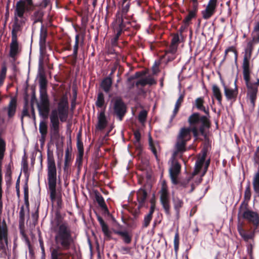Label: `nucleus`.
<instances>
[{
    "label": "nucleus",
    "mask_w": 259,
    "mask_h": 259,
    "mask_svg": "<svg viewBox=\"0 0 259 259\" xmlns=\"http://www.w3.org/2000/svg\"><path fill=\"white\" fill-rule=\"evenodd\" d=\"M57 226L55 235L56 246L50 248L51 259H69L71 252L64 251L68 250L74 243L72 231L66 222H58Z\"/></svg>",
    "instance_id": "nucleus-1"
},
{
    "label": "nucleus",
    "mask_w": 259,
    "mask_h": 259,
    "mask_svg": "<svg viewBox=\"0 0 259 259\" xmlns=\"http://www.w3.org/2000/svg\"><path fill=\"white\" fill-rule=\"evenodd\" d=\"M200 116L199 113L194 112L188 117L187 122L189 126L183 127L180 129L177 137L174 156L177 155L179 153H183L186 151L187 143L191 139V133L195 140L198 139L197 129Z\"/></svg>",
    "instance_id": "nucleus-2"
},
{
    "label": "nucleus",
    "mask_w": 259,
    "mask_h": 259,
    "mask_svg": "<svg viewBox=\"0 0 259 259\" xmlns=\"http://www.w3.org/2000/svg\"><path fill=\"white\" fill-rule=\"evenodd\" d=\"M69 103L66 96L61 98L57 109L51 111L50 119V134L51 138L58 140L60 137V121L65 122L68 116Z\"/></svg>",
    "instance_id": "nucleus-3"
},
{
    "label": "nucleus",
    "mask_w": 259,
    "mask_h": 259,
    "mask_svg": "<svg viewBox=\"0 0 259 259\" xmlns=\"http://www.w3.org/2000/svg\"><path fill=\"white\" fill-rule=\"evenodd\" d=\"M47 176L50 197L52 202L57 201L58 209L62 207L63 202L61 196L57 195V169L53 153L47 154Z\"/></svg>",
    "instance_id": "nucleus-4"
},
{
    "label": "nucleus",
    "mask_w": 259,
    "mask_h": 259,
    "mask_svg": "<svg viewBox=\"0 0 259 259\" xmlns=\"http://www.w3.org/2000/svg\"><path fill=\"white\" fill-rule=\"evenodd\" d=\"M34 9L32 0H19L16 3L14 9V21L12 25V38H17V33L21 31L23 24L25 22L23 20L25 12L32 11Z\"/></svg>",
    "instance_id": "nucleus-5"
},
{
    "label": "nucleus",
    "mask_w": 259,
    "mask_h": 259,
    "mask_svg": "<svg viewBox=\"0 0 259 259\" xmlns=\"http://www.w3.org/2000/svg\"><path fill=\"white\" fill-rule=\"evenodd\" d=\"M39 102L37 103V109L39 115L47 119L51 110V102L47 93V80L44 75L39 79Z\"/></svg>",
    "instance_id": "nucleus-6"
},
{
    "label": "nucleus",
    "mask_w": 259,
    "mask_h": 259,
    "mask_svg": "<svg viewBox=\"0 0 259 259\" xmlns=\"http://www.w3.org/2000/svg\"><path fill=\"white\" fill-rule=\"evenodd\" d=\"M131 27L137 30L140 28V25L137 24L136 21H130L128 18L123 19L118 17V22L113 26L114 31L116 33L113 38V44L117 42L119 36L123 32L130 31Z\"/></svg>",
    "instance_id": "nucleus-7"
},
{
    "label": "nucleus",
    "mask_w": 259,
    "mask_h": 259,
    "mask_svg": "<svg viewBox=\"0 0 259 259\" xmlns=\"http://www.w3.org/2000/svg\"><path fill=\"white\" fill-rule=\"evenodd\" d=\"M238 217H241L252 224L255 231L257 230L259 226V215L256 212L248 209L247 203L245 204L243 202L241 204L239 208Z\"/></svg>",
    "instance_id": "nucleus-8"
},
{
    "label": "nucleus",
    "mask_w": 259,
    "mask_h": 259,
    "mask_svg": "<svg viewBox=\"0 0 259 259\" xmlns=\"http://www.w3.org/2000/svg\"><path fill=\"white\" fill-rule=\"evenodd\" d=\"M199 123L198 125V140L204 141L205 145L210 144V140L208 133L206 130H208L211 127V122L209 119L205 115H201Z\"/></svg>",
    "instance_id": "nucleus-9"
},
{
    "label": "nucleus",
    "mask_w": 259,
    "mask_h": 259,
    "mask_svg": "<svg viewBox=\"0 0 259 259\" xmlns=\"http://www.w3.org/2000/svg\"><path fill=\"white\" fill-rule=\"evenodd\" d=\"M257 43H259V34H256L255 36H253L252 39L247 42L245 50V53L243 58V71L250 70L249 60L253 50L254 45Z\"/></svg>",
    "instance_id": "nucleus-10"
},
{
    "label": "nucleus",
    "mask_w": 259,
    "mask_h": 259,
    "mask_svg": "<svg viewBox=\"0 0 259 259\" xmlns=\"http://www.w3.org/2000/svg\"><path fill=\"white\" fill-rule=\"evenodd\" d=\"M218 0H209L206 5H204V9L201 12L202 18L204 20L210 19L217 12L218 6Z\"/></svg>",
    "instance_id": "nucleus-11"
},
{
    "label": "nucleus",
    "mask_w": 259,
    "mask_h": 259,
    "mask_svg": "<svg viewBox=\"0 0 259 259\" xmlns=\"http://www.w3.org/2000/svg\"><path fill=\"white\" fill-rule=\"evenodd\" d=\"M250 70L243 71V78L248 90V95L249 96L251 102L252 104H254L256 98L257 88L256 87H254L253 83L250 82Z\"/></svg>",
    "instance_id": "nucleus-12"
},
{
    "label": "nucleus",
    "mask_w": 259,
    "mask_h": 259,
    "mask_svg": "<svg viewBox=\"0 0 259 259\" xmlns=\"http://www.w3.org/2000/svg\"><path fill=\"white\" fill-rule=\"evenodd\" d=\"M160 202L164 209L165 213L170 216V202L169 193L166 187L162 186L160 191Z\"/></svg>",
    "instance_id": "nucleus-13"
},
{
    "label": "nucleus",
    "mask_w": 259,
    "mask_h": 259,
    "mask_svg": "<svg viewBox=\"0 0 259 259\" xmlns=\"http://www.w3.org/2000/svg\"><path fill=\"white\" fill-rule=\"evenodd\" d=\"M3 203L2 202V211L0 212L1 215L3 212ZM7 245L8 243V228L5 220H2L1 216H0V249H5L4 242Z\"/></svg>",
    "instance_id": "nucleus-14"
},
{
    "label": "nucleus",
    "mask_w": 259,
    "mask_h": 259,
    "mask_svg": "<svg viewBox=\"0 0 259 259\" xmlns=\"http://www.w3.org/2000/svg\"><path fill=\"white\" fill-rule=\"evenodd\" d=\"M113 112L120 121H122L126 112V106L121 98H116L113 103Z\"/></svg>",
    "instance_id": "nucleus-15"
},
{
    "label": "nucleus",
    "mask_w": 259,
    "mask_h": 259,
    "mask_svg": "<svg viewBox=\"0 0 259 259\" xmlns=\"http://www.w3.org/2000/svg\"><path fill=\"white\" fill-rule=\"evenodd\" d=\"M17 108V98L12 97L7 106L3 108V111L6 112L8 120L12 119L16 115Z\"/></svg>",
    "instance_id": "nucleus-16"
},
{
    "label": "nucleus",
    "mask_w": 259,
    "mask_h": 259,
    "mask_svg": "<svg viewBox=\"0 0 259 259\" xmlns=\"http://www.w3.org/2000/svg\"><path fill=\"white\" fill-rule=\"evenodd\" d=\"M181 165L176 159H174L169 169V176L172 183L176 185L178 183V177L181 172Z\"/></svg>",
    "instance_id": "nucleus-17"
},
{
    "label": "nucleus",
    "mask_w": 259,
    "mask_h": 259,
    "mask_svg": "<svg viewBox=\"0 0 259 259\" xmlns=\"http://www.w3.org/2000/svg\"><path fill=\"white\" fill-rule=\"evenodd\" d=\"M237 230L240 235L242 237L243 240L246 242L250 239H253L255 233L256 232V230L255 231V228H254L252 231H250V230H245L243 228V223L239 224L238 225Z\"/></svg>",
    "instance_id": "nucleus-18"
},
{
    "label": "nucleus",
    "mask_w": 259,
    "mask_h": 259,
    "mask_svg": "<svg viewBox=\"0 0 259 259\" xmlns=\"http://www.w3.org/2000/svg\"><path fill=\"white\" fill-rule=\"evenodd\" d=\"M222 85L224 87V94L227 100L235 101L238 95V90L237 88L235 89H229L225 84V82L222 79Z\"/></svg>",
    "instance_id": "nucleus-19"
},
{
    "label": "nucleus",
    "mask_w": 259,
    "mask_h": 259,
    "mask_svg": "<svg viewBox=\"0 0 259 259\" xmlns=\"http://www.w3.org/2000/svg\"><path fill=\"white\" fill-rule=\"evenodd\" d=\"M48 36V30L42 25L40 30L39 45L40 52H44L46 49V39Z\"/></svg>",
    "instance_id": "nucleus-20"
},
{
    "label": "nucleus",
    "mask_w": 259,
    "mask_h": 259,
    "mask_svg": "<svg viewBox=\"0 0 259 259\" xmlns=\"http://www.w3.org/2000/svg\"><path fill=\"white\" fill-rule=\"evenodd\" d=\"M122 5V9L121 11H118L116 14V19H115V23L118 22V16L119 18H121L123 19H125L127 18V13L129 11L131 3L128 2H126L125 4H123L121 3Z\"/></svg>",
    "instance_id": "nucleus-21"
},
{
    "label": "nucleus",
    "mask_w": 259,
    "mask_h": 259,
    "mask_svg": "<svg viewBox=\"0 0 259 259\" xmlns=\"http://www.w3.org/2000/svg\"><path fill=\"white\" fill-rule=\"evenodd\" d=\"M10 47V56L11 58H14L21 51V49H19V47L18 38H12Z\"/></svg>",
    "instance_id": "nucleus-22"
},
{
    "label": "nucleus",
    "mask_w": 259,
    "mask_h": 259,
    "mask_svg": "<svg viewBox=\"0 0 259 259\" xmlns=\"http://www.w3.org/2000/svg\"><path fill=\"white\" fill-rule=\"evenodd\" d=\"M107 120L105 114V110L101 111L98 116V123L96 125V128L100 131H102L106 127L107 125Z\"/></svg>",
    "instance_id": "nucleus-23"
},
{
    "label": "nucleus",
    "mask_w": 259,
    "mask_h": 259,
    "mask_svg": "<svg viewBox=\"0 0 259 259\" xmlns=\"http://www.w3.org/2000/svg\"><path fill=\"white\" fill-rule=\"evenodd\" d=\"M147 197V192L145 189L140 188L137 192V200L139 202V207H142L144 206Z\"/></svg>",
    "instance_id": "nucleus-24"
},
{
    "label": "nucleus",
    "mask_w": 259,
    "mask_h": 259,
    "mask_svg": "<svg viewBox=\"0 0 259 259\" xmlns=\"http://www.w3.org/2000/svg\"><path fill=\"white\" fill-rule=\"evenodd\" d=\"M172 203L176 215L178 218L180 215V210L183 207L184 201L178 197H174L172 198Z\"/></svg>",
    "instance_id": "nucleus-25"
},
{
    "label": "nucleus",
    "mask_w": 259,
    "mask_h": 259,
    "mask_svg": "<svg viewBox=\"0 0 259 259\" xmlns=\"http://www.w3.org/2000/svg\"><path fill=\"white\" fill-rule=\"evenodd\" d=\"M148 143L149 149L152 151L157 161H159V159L158 156L157 148L159 147V144L157 142H154L151 135L149 136L148 137Z\"/></svg>",
    "instance_id": "nucleus-26"
},
{
    "label": "nucleus",
    "mask_w": 259,
    "mask_h": 259,
    "mask_svg": "<svg viewBox=\"0 0 259 259\" xmlns=\"http://www.w3.org/2000/svg\"><path fill=\"white\" fill-rule=\"evenodd\" d=\"M204 100L203 97H199L196 99L195 101V106L196 108L201 111H203L207 115L209 116V112L208 108L206 109L204 106Z\"/></svg>",
    "instance_id": "nucleus-27"
},
{
    "label": "nucleus",
    "mask_w": 259,
    "mask_h": 259,
    "mask_svg": "<svg viewBox=\"0 0 259 259\" xmlns=\"http://www.w3.org/2000/svg\"><path fill=\"white\" fill-rule=\"evenodd\" d=\"M44 16V12L41 9H38L35 11L31 16V20L33 21V24L38 22H43V17Z\"/></svg>",
    "instance_id": "nucleus-28"
},
{
    "label": "nucleus",
    "mask_w": 259,
    "mask_h": 259,
    "mask_svg": "<svg viewBox=\"0 0 259 259\" xmlns=\"http://www.w3.org/2000/svg\"><path fill=\"white\" fill-rule=\"evenodd\" d=\"M212 92L213 96L218 101V103L220 106H222L223 96L220 88L215 84L212 85Z\"/></svg>",
    "instance_id": "nucleus-29"
},
{
    "label": "nucleus",
    "mask_w": 259,
    "mask_h": 259,
    "mask_svg": "<svg viewBox=\"0 0 259 259\" xmlns=\"http://www.w3.org/2000/svg\"><path fill=\"white\" fill-rule=\"evenodd\" d=\"M77 148L78 150V155L77 156L76 161L78 162L79 164H81L84 153V149L83 143L78 137L77 140Z\"/></svg>",
    "instance_id": "nucleus-30"
},
{
    "label": "nucleus",
    "mask_w": 259,
    "mask_h": 259,
    "mask_svg": "<svg viewBox=\"0 0 259 259\" xmlns=\"http://www.w3.org/2000/svg\"><path fill=\"white\" fill-rule=\"evenodd\" d=\"M112 82V78H110V77H106L102 80L100 86L105 92L108 93L111 90Z\"/></svg>",
    "instance_id": "nucleus-31"
},
{
    "label": "nucleus",
    "mask_w": 259,
    "mask_h": 259,
    "mask_svg": "<svg viewBox=\"0 0 259 259\" xmlns=\"http://www.w3.org/2000/svg\"><path fill=\"white\" fill-rule=\"evenodd\" d=\"M79 38L80 35L79 34H77L75 35V45L73 47V52L71 56L72 57L71 62L72 64H75L77 60L78 46L79 43Z\"/></svg>",
    "instance_id": "nucleus-32"
},
{
    "label": "nucleus",
    "mask_w": 259,
    "mask_h": 259,
    "mask_svg": "<svg viewBox=\"0 0 259 259\" xmlns=\"http://www.w3.org/2000/svg\"><path fill=\"white\" fill-rule=\"evenodd\" d=\"M113 232L115 234L121 236L125 243L130 244L131 242L132 238V235H130L127 231L114 230Z\"/></svg>",
    "instance_id": "nucleus-33"
},
{
    "label": "nucleus",
    "mask_w": 259,
    "mask_h": 259,
    "mask_svg": "<svg viewBox=\"0 0 259 259\" xmlns=\"http://www.w3.org/2000/svg\"><path fill=\"white\" fill-rule=\"evenodd\" d=\"M206 156V153L204 152L201 156V158L199 160H197L195 163V167L194 172H193V175H197L201 169L202 168V165L205 161V158Z\"/></svg>",
    "instance_id": "nucleus-34"
},
{
    "label": "nucleus",
    "mask_w": 259,
    "mask_h": 259,
    "mask_svg": "<svg viewBox=\"0 0 259 259\" xmlns=\"http://www.w3.org/2000/svg\"><path fill=\"white\" fill-rule=\"evenodd\" d=\"M252 184L254 192L259 196V170L253 175Z\"/></svg>",
    "instance_id": "nucleus-35"
},
{
    "label": "nucleus",
    "mask_w": 259,
    "mask_h": 259,
    "mask_svg": "<svg viewBox=\"0 0 259 259\" xmlns=\"http://www.w3.org/2000/svg\"><path fill=\"white\" fill-rule=\"evenodd\" d=\"M39 131L41 135V140L45 141L48 133V125L44 121H41L39 123Z\"/></svg>",
    "instance_id": "nucleus-36"
},
{
    "label": "nucleus",
    "mask_w": 259,
    "mask_h": 259,
    "mask_svg": "<svg viewBox=\"0 0 259 259\" xmlns=\"http://www.w3.org/2000/svg\"><path fill=\"white\" fill-rule=\"evenodd\" d=\"M24 203L26 206L28 215L29 214V188L27 182L24 186Z\"/></svg>",
    "instance_id": "nucleus-37"
},
{
    "label": "nucleus",
    "mask_w": 259,
    "mask_h": 259,
    "mask_svg": "<svg viewBox=\"0 0 259 259\" xmlns=\"http://www.w3.org/2000/svg\"><path fill=\"white\" fill-rule=\"evenodd\" d=\"M96 200L99 205L105 211H108V207L106 204L103 196L99 193L95 194Z\"/></svg>",
    "instance_id": "nucleus-38"
},
{
    "label": "nucleus",
    "mask_w": 259,
    "mask_h": 259,
    "mask_svg": "<svg viewBox=\"0 0 259 259\" xmlns=\"http://www.w3.org/2000/svg\"><path fill=\"white\" fill-rule=\"evenodd\" d=\"M25 116L30 117L28 109V101L26 98H25V102L23 106L21 117V121L22 124L23 122V118Z\"/></svg>",
    "instance_id": "nucleus-39"
},
{
    "label": "nucleus",
    "mask_w": 259,
    "mask_h": 259,
    "mask_svg": "<svg viewBox=\"0 0 259 259\" xmlns=\"http://www.w3.org/2000/svg\"><path fill=\"white\" fill-rule=\"evenodd\" d=\"M71 162V154L69 152V149L67 148L65 150V162H64V171H66L68 167L70 166Z\"/></svg>",
    "instance_id": "nucleus-40"
},
{
    "label": "nucleus",
    "mask_w": 259,
    "mask_h": 259,
    "mask_svg": "<svg viewBox=\"0 0 259 259\" xmlns=\"http://www.w3.org/2000/svg\"><path fill=\"white\" fill-rule=\"evenodd\" d=\"M13 165V162L12 161H11L9 164L6 167V171L5 174V178L7 179L6 180V183L8 184L9 182H11L12 179V166Z\"/></svg>",
    "instance_id": "nucleus-41"
},
{
    "label": "nucleus",
    "mask_w": 259,
    "mask_h": 259,
    "mask_svg": "<svg viewBox=\"0 0 259 259\" xmlns=\"http://www.w3.org/2000/svg\"><path fill=\"white\" fill-rule=\"evenodd\" d=\"M105 104L104 95L102 92H100L98 94L96 105L99 108H102Z\"/></svg>",
    "instance_id": "nucleus-42"
},
{
    "label": "nucleus",
    "mask_w": 259,
    "mask_h": 259,
    "mask_svg": "<svg viewBox=\"0 0 259 259\" xmlns=\"http://www.w3.org/2000/svg\"><path fill=\"white\" fill-rule=\"evenodd\" d=\"M19 229L20 235L23 238H24L27 241V242L28 243V246L29 247V250H30V252H31L30 244L28 238L26 234L25 233L24 224H19Z\"/></svg>",
    "instance_id": "nucleus-43"
},
{
    "label": "nucleus",
    "mask_w": 259,
    "mask_h": 259,
    "mask_svg": "<svg viewBox=\"0 0 259 259\" xmlns=\"http://www.w3.org/2000/svg\"><path fill=\"white\" fill-rule=\"evenodd\" d=\"M188 14L186 16L183 21V23L186 25H189L190 24L191 21L192 19L196 17L197 14L193 12L188 11Z\"/></svg>",
    "instance_id": "nucleus-44"
},
{
    "label": "nucleus",
    "mask_w": 259,
    "mask_h": 259,
    "mask_svg": "<svg viewBox=\"0 0 259 259\" xmlns=\"http://www.w3.org/2000/svg\"><path fill=\"white\" fill-rule=\"evenodd\" d=\"M179 241H180V237H179V231L177 229L175 235L174 243V250L176 254H177L179 247Z\"/></svg>",
    "instance_id": "nucleus-45"
},
{
    "label": "nucleus",
    "mask_w": 259,
    "mask_h": 259,
    "mask_svg": "<svg viewBox=\"0 0 259 259\" xmlns=\"http://www.w3.org/2000/svg\"><path fill=\"white\" fill-rule=\"evenodd\" d=\"M251 196V188L250 183L248 182L244 191V199L246 201H249L250 200Z\"/></svg>",
    "instance_id": "nucleus-46"
},
{
    "label": "nucleus",
    "mask_w": 259,
    "mask_h": 259,
    "mask_svg": "<svg viewBox=\"0 0 259 259\" xmlns=\"http://www.w3.org/2000/svg\"><path fill=\"white\" fill-rule=\"evenodd\" d=\"M104 235L108 238V240L111 238V232L109 231L108 225L105 223L100 225Z\"/></svg>",
    "instance_id": "nucleus-47"
},
{
    "label": "nucleus",
    "mask_w": 259,
    "mask_h": 259,
    "mask_svg": "<svg viewBox=\"0 0 259 259\" xmlns=\"http://www.w3.org/2000/svg\"><path fill=\"white\" fill-rule=\"evenodd\" d=\"M148 113L145 110L141 111L138 115V119L141 123H144L147 119Z\"/></svg>",
    "instance_id": "nucleus-48"
},
{
    "label": "nucleus",
    "mask_w": 259,
    "mask_h": 259,
    "mask_svg": "<svg viewBox=\"0 0 259 259\" xmlns=\"http://www.w3.org/2000/svg\"><path fill=\"white\" fill-rule=\"evenodd\" d=\"M152 218L153 216L149 214H147L146 215H145L142 225V227L143 228H146L149 226L150 223L152 219Z\"/></svg>",
    "instance_id": "nucleus-49"
},
{
    "label": "nucleus",
    "mask_w": 259,
    "mask_h": 259,
    "mask_svg": "<svg viewBox=\"0 0 259 259\" xmlns=\"http://www.w3.org/2000/svg\"><path fill=\"white\" fill-rule=\"evenodd\" d=\"M25 222V210L24 206H21L19 211V224H24Z\"/></svg>",
    "instance_id": "nucleus-50"
},
{
    "label": "nucleus",
    "mask_w": 259,
    "mask_h": 259,
    "mask_svg": "<svg viewBox=\"0 0 259 259\" xmlns=\"http://www.w3.org/2000/svg\"><path fill=\"white\" fill-rule=\"evenodd\" d=\"M192 3L190 8L187 9V11L193 12L197 14L198 11V2H190Z\"/></svg>",
    "instance_id": "nucleus-51"
},
{
    "label": "nucleus",
    "mask_w": 259,
    "mask_h": 259,
    "mask_svg": "<svg viewBox=\"0 0 259 259\" xmlns=\"http://www.w3.org/2000/svg\"><path fill=\"white\" fill-rule=\"evenodd\" d=\"M39 203L38 204L36 207V209L35 211L32 214V219L33 222V224L35 225L38 222V217H39Z\"/></svg>",
    "instance_id": "nucleus-52"
},
{
    "label": "nucleus",
    "mask_w": 259,
    "mask_h": 259,
    "mask_svg": "<svg viewBox=\"0 0 259 259\" xmlns=\"http://www.w3.org/2000/svg\"><path fill=\"white\" fill-rule=\"evenodd\" d=\"M178 47L170 44L167 50H165V55H167L169 54H176L177 51Z\"/></svg>",
    "instance_id": "nucleus-53"
},
{
    "label": "nucleus",
    "mask_w": 259,
    "mask_h": 259,
    "mask_svg": "<svg viewBox=\"0 0 259 259\" xmlns=\"http://www.w3.org/2000/svg\"><path fill=\"white\" fill-rule=\"evenodd\" d=\"M179 42H180L179 35L178 33H175L172 36V38L171 39L170 44L178 47Z\"/></svg>",
    "instance_id": "nucleus-54"
},
{
    "label": "nucleus",
    "mask_w": 259,
    "mask_h": 259,
    "mask_svg": "<svg viewBox=\"0 0 259 259\" xmlns=\"http://www.w3.org/2000/svg\"><path fill=\"white\" fill-rule=\"evenodd\" d=\"M230 52H233L235 54V59L237 58V52L233 46L230 47L225 50L224 59H226L228 53Z\"/></svg>",
    "instance_id": "nucleus-55"
},
{
    "label": "nucleus",
    "mask_w": 259,
    "mask_h": 259,
    "mask_svg": "<svg viewBox=\"0 0 259 259\" xmlns=\"http://www.w3.org/2000/svg\"><path fill=\"white\" fill-rule=\"evenodd\" d=\"M162 58H165L166 60V63H167L168 62L173 61L176 58V55L175 54H169L166 55L165 53L162 57Z\"/></svg>",
    "instance_id": "nucleus-56"
},
{
    "label": "nucleus",
    "mask_w": 259,
    "mask_h": 259,
    "mask_svg": "<svg viewBox=\"0 0 259 259\" xmlns=\"http://www.w3.org/2000/svg\"><path fill=\"white\" fill-rule=\"evenodd\" d=\"M7 68L5 63H3L2 65V69L0 73V78H6Z\"/></svg>",
    "instance_id": "nucleus-57"
},
{
    "label": "nucleus",
    "mask_w": 259,
    "mask_h": 259,
    "mask_svg": "<svg viewBox=\"0 0 259 259\" xmlns=\"http://www.w3.org/2000/svg\"><path fill=\"white\" fill-rule=\"evenodd\" d=\"M185 97V92H183V93L181 94L177 101H176L175 105L179 106L181 107L182 103L184 101V99Z\"/></svg>",
    "instance_id": "nucleus-58"
},
{
    "label": "nucleus",
    "mask_w": 259,
    "mask_h": 259,
    "mask_svg": "<svg viewBox=\"0 0 259 259\" xmlns=\"http://www.w3.org/2000/svg\"><path fill=\"white\" fill-rule=\"evenodd\" d=\"M190 180V178L187 179L183 181H179L178 180V183L177 185H179L184 188H186L189 183Z\"/></svg>",
    "instance_id": "nucleus-59"
},
{
    "label": "nucleus",
    "mask_w": 259,
    "mask_h": 259,
    "mask_svg": "<svg viewBox=\"0 0 259 259\" xmlns=\"http://www.w3.org/2000/svg\"><path fill=\"white\" fill-rule=\"evenodd\" d=\"M134 137L136 139V142L137 143H139L141 140V133L139 130H136L134 133Z\"/></svg>",
    "instance_id": "nucleus-60"
},
{
    "label": "nucleus",
    "mask_w": 259,
    "mask_h": 259,
    "mask_svg": "<svg viewBox=\"0 0 259 259\" xmlns=\"http://www.w3.org/2000/svg\"><path fill=\"white\" fill-rule=\"evenodd\" d=\"M147 84V82L145 78L141 79L138 81H137L135 84L136 86L138 87L139 85H141L142 87H145Z\"/></svg>",
    "instance_id": "nucleus-61"
},
{
    "label": "nucleus",
    "mask_w": 259,
    "mask_h": 259,
    "mask_svg": "<svg viewBox=\"0 0 259 259\" xmlns=\"http://www.w3.org/2000/svg\"><path fill=\"white\" fill-rule=\"evenodd\" d=\"M34 102H36V103H38L39 102L37 101V100L36 97L35 93V91H33L32 92V96H31V99L30 101V105L31 106H32V105H34Z\"/></svg>",
    "instance_id": "nucleus-62"
},
{
    "label": "nucleus",
    "mask_w": 259,
    "mask_h": 259,
    "mask_svg": "<svg viewBox=\"0 0 259 259\" xmlns=\"http://www.w3.org/2000/svg\"><path fill=\"white\" fill-rule=\"evenodd\" d=\"M180 107L175 105V108L173 111L172 115L171 116L170 120L172 121L173 119L175 117L177 113H178Z\"/></svg>",
    "instance_id": "nucleus-63"
},
{
    "label": "nucleus",
    "mask_w": 259,
    "mask_h": 259,
    "mask_svg": "<svg viewBox=\"0 0 259 259\" xmlns=\"http://www.w3.org/2000/svg\"><path fill=\"white\" fill-rule=\"evenodd\" d=\"M147 84L153 85L156 84V81L153 77H148L145 78Z\"/></svg>",
    "instance_id": "nucleus-64"
}]
</instances>
